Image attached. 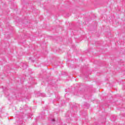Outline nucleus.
Returning a JSON list of instances; mask_svg holds the SVG:
<instances>
[{"label":"nucleus","mask_w":125,"mask_h":125,"mask_svg":"<svg viewBox=\"0 0 125 125\" xmlns=\"http://www.w3.org/2000/svg\"><path fill=\"white\" fill-rule=\"evenodd\" d=\"M55 120L54 119H52V122H54Z\"/></svg>","instance_id":"1"}]
</instances>
